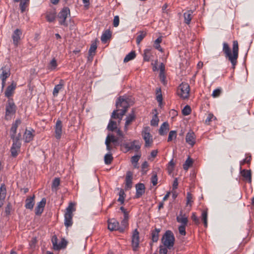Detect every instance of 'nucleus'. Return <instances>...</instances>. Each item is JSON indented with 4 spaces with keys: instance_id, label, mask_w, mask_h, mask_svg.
Masks as SVG:
<instances>
[{
    "instance_id": "56",
    "label": "nucleus",
    "mask_w": 254,
    "mask_h": 254,
    "mask_svg": "<svg viewBox=\"0 0 254 254\" xmlns=\"http://www.w3.org/2000/svg\"><path fill=\"white\" fill-rule=\"evenodd\" d=\"M125 193L123 190H121L119 192V197L118 201L120 202L121 204H123L124 202Z\"/></svg>"
},
{
    "instance_id": "15",
    "label": "nucleus",
    "mask_w": 254,
    "mask_h": 254,
    "mask_svg": "<svg viewBox=\"0 0 254 254\" xmlns=\"http://www.w3.org/2000/svg\"><path fill=\"white\" fill-rule=\"evenodd\" d=\"M196 136L194 132L191 130L188 132L186 136V142L192 147L195 143Z\"/></svg>"
},
{
    "instance_id": "2",
    "label": "nucleus",
    "mask_w": 254,
    "mask_h": 254,
    "mask_svg": "<svg viewBox=\"0 0 254 254\" xmlns=\"http://www.w3.org/2000/svg\"><path fill=\"white\" fill-rule=\"evenodd\" d=\"M128 99H125L124 97H120L116 102L117 109L112 113L111 117L113 119H118L120 121L127 111L129 105L127 101Z\"/></svg>"
},
{
    "instance_id": "52",
    "label": "nucleus",
    "mask_w": 254,
    "mask_h": 254,
    "mask_svg": "<svg viewBox=\"0 0 254 254\" xmlns=\"http://www.w3.org/2000/svg\"><path fill=\"white\" fill-rule=\"evenodd\" d=\"M193 202V196L190 192H188L187 194V205L191 206Z\"/></svg>"
},
{
    "instance_id": "8",
    "label": "nucleus",
    "mask_w": 254,
    "mask_h": 254,
    "mask_svg": "<svg viewBox=\"0 0 254 254\" xmlns=\"http://www.w3.org/2000/svg\"><path fill=\"white\" fill-rule=\"evenodd\" d=\"M141 135L145 141L146 147L150 146L153 143L152 136L150 134V129L149 127H144L142 131Z\"/></svg>"
},
{
    "instance_id": "60",
    "label": "nucleus",
    "mask_w": 254,
    "mask_h": 254,
    "mask_svg": "<svg viewBox=\"0 0 254 254\" xmlns=\"http://www.w3.org/2000/svg\"><path fill=\"white\" fill-rule=\"evenodd\" d=\"M6 188L4 185H1V199L4 198L6 195Z\"/></svg>"
},
{
    "instance_id": "16",
    "label": "nucleus",
    "mask_w": 254,
    "mask_h": 254,
    "mask_svg": "<svg viewBox=\"0 0 254 254\" xmlns=\"http://www.w3.org/2000/svg\"><path fill=\"white\" fill-rule=\"evenodd\" d=\"M108 228L110 231H118L119 232L120 224L118 221L115 219H111L108 220Z\"/></svg>"
},
{
    "instance_id": "54",
    "label": "nucleus",
    "mask_w": 254,
    "mask_h": 254,
    "mask_svg": "<svg viewBox=\"0 0 254 254\" xmlns=\"http://www.w3.org/2000/svg\"><path fill=\"white\" fill-rule=\"evenodd\" d=\"M191 113V109L188 105L186 106L182 110V114L185 116H188Z\"/></svg>"
},
{
    "instance_id": "47",
    "label": "nucleus",
    "mask_w": 254,
    "mask_h": 254,
    "mask_svg": "<svg viewBox=\"0 0 254 254\" xmlns=\"http://www.w3.org/2000/svg\"><path fill=\"white\" fill-rule=\"evenodd\" d=\"M113 159V158L111 154L108 153L105 155L104 161L105 163L107 165H109L111 163Z\"/></svg>"
},
{
    "instance_id": "26",
    "label": "nucleus",
    "mask_w": 254,
    "mask_h": 254,
    "mask_svg": "<svg viewBox=\"0 0 254 254\" xmlns=\"http://www.w3.org/2000/svg\"><path fill=\"white\" fill-rule=\"evenodd\" d=\"M64 85V81L62 79L60 80L59 84L55 85L53 92L54 97H57L58 95L59 92L63 89Z\"/></svg>"
},
{
    "instance_id": "7",
    "label": "nucleus",
    "mask_w": 254,
    "mask_h": 254,
    "mask_svg": "<svg viewBox=\"0 0 254 254\" xmlns=\"http://www.w3.org/2000/svg\"><path fill=\"white\" fill-rule=\"evenodd\" d=\"M5 118L9 120L16 112V106L12 99H8L5 106Z\"/></svg>"
},
{
    "instance_id": "55",
    "label": "nucleus",
    "mask_w": 254,
    "mask_h": 254,
    "mask_svg": "<svg viewBox=\"0 0 254 254\" xmlns=\"http://www.w3.org/2000/svg\"><path fill=\"white\" fill-rule=\"evenodd\" d=\"M56 18L55 14L54 13H49L46 16V19L49 22H53Z\"/></svg>"
},
{
    "instance_id": "20",
    "label": "nucleus",
    "mask_w": 254,
    "mask_h": 254,
    "mask_svg": "<svg viewBox=\"0 0 254 254\" xmlns=\"http://www.w3.org/2000/svg\"><path fill=\"white\" fill-rule=\"evenodd\" d=\"M21 121L19 119L15 120V122L12 125V127L10 129V135L11 138H15L16 130L18 127L21 124Z\"/></svg>"
},
{
    "instance_id": "25",
    "label": "nucleus",
    "mask_w": 254,
    "mask_h": 254,
    "mask_svg": "<svg viewBox=\"0 0 254 254\" xmlns=\"http://www.w3.org/2000/svg\"><path fill=\"white\" fill-rule=\"evenodd\" d=\"M241 174L245 181H247L249 183H251L252 174L251 170L243 169L241 171Z\"/></svg>"
},
{
    "instance_id": "37",
    "label": "nucleus",
    "mask_w": 254,
    "mask_h": 254,
    "mask_svg": "<svg viewBox=\"0 0 254 254\" xmlns=\"http://www.w3.org/2000/svg\"><path fill=\"white\" fill-rule=\"evenodd\" d=\"M52 242L53 243V247L55 250H60L63 248V246L60 244H58V240L56 236H54L52 239Z\"/></svg>"
},
{
    "instance_id": "14",
    "label": "nucleus",
    "mask_w": 254,
    "mask_h": 254,
    "mask_svg": "<svg viewBox=\"0 0 254 254\" xmlns=\"http://www.w3.org/2000/svg\"><path fill=\"white\" fill-rule=\"evenodd\" d=\"M62 128V122L60 120H58L55 126V133L56 139H61L63 132Z\"/></svg>"
},
{
    "instance_id": "42",
    "label": "nucleus",
    "mask_w": 254,
    "mask_h": 254,
    "mask_svg": "<svg viewBox=\"0 0 254 254\" xmlns=\"http://www.w3.org/2000/svg\"><path fill=\"white\" fill-rule=\"evenodd\" d=\"M193 161L192 159L189 157L185 161V163L183 165V168L185 170H188V169L192 165Z\"/></svg>"
},
{
    "instance_id": "31",
    "label": "nucleus",
    "mask_w": 254,
    "mask_h": 254,
    "mask_svg": "<svg viewBox=\"0 0 254 254\" xmlns=\"http://www.w3.org/2000/svg\"><path fill=\"white\" fill-rule=\"evenodd\" d=\"M135 119V115L132 112V114H129L126 118V121L125 126V130L127 131L128 130V126Z\"/></svg>"
},
{
    "instance_id": "30",
    "label": "nucleus",
    "mask_w": 254,
    "mask_h": 254,
    "mask_svg": "<svg viewBox=\"0 0 254 254\" xmlns=\"http://www.w3.org/2000/svg\"><path fill=\"white\" fill-rule=\"evenodd\" d=\"M112 33L110 30H105L102 34L101 40L103 43H106L111 38Z\"/></svg>"
},
{
    "instance_id": "38",
    "label": "nucleus",
    "mask_w": 254,
    "mask_h": 254,
    "mask_svg": "<svg viewBox=\"0 0 254 254\" xmlns=\"http://www.w3.org/2000/svg\"><path fill=\"white\" fill-rule=\"evenodd\" d=\"M162 41V38L161 36L158 37L154 42V48L158 51L163 52V49L160 46V43Z\"/></svg>"
},
{
    "instance_id": "10",
    "label": "nucleus",
    "mask_w": 254,
    "mask_h": 254,
    "mask_svg": "<svg viewBox=\"0 0 254 254\" xmlns=\"http://www.w3.org/2000/svg\"><path fill=\"white\" fill-rule=\"evenodd\" d=\"M70 15V10L68 7H64L58 14V19L59 23L62 25L67 26L66 19L68 16Z\"/></svg>"
},
{
    "instance_id": "36",
    "label": "nucleus",
    "mask_w": 254,
    "mask_h": 254,
    "mask_svg": "<svg viewBox=\"0 0 254 254\" xmlns=\"http://www.w3.org/2000/svg\"><path fill=\"white\" fill-rule=\"evenodd\" d=\"M141 157V154H139L138 155H134L132 156L131 158V162L133 165L134 168H138V162L139 160Z\"/></svg>"
},
{
    "instance_id": "29",
    "label": "nucleus",
    "mask_w": 254,
    "mask_h": 254,
    "mask_svg": "<svg viewBox=\"0 0 254 254\" xmlns=\"http://www.w3.org/2000/svg\"><path fill=\"white\" fill-rule=\"evenodd\" d=\"M169 129V125L167 122H164L161 126L159 130V133L161 135H164L167 134Z\"/></svg>"
},
{
    "instance_id": "63",
    "label": "nucleus",
    "mask_w": 254,
    "mask_h": 254,
    "mask_svg": "<svg viewBox=\"0 0 254 254\" xmlns=\"http://www.w3.org/2000/svg\"><path fill=\"white\" fill-rule=\"evenodd\" d=\"M251 159H252L251 156H248L246 157V158L241 162V165H243L245 163L250 164L251 162Z\"/></svg>"
},
{
    "instance_id": "22",
    "label": "nucleus",
    "mask_w": 254,
    "mask_h": 254,
    "mask_svg": "<svg viewBox=\"0 0 254 254\" xmlns=\"http://www.w3.org/2000/svg\"><path fill=\"white\" fill-rule=\"evenodd\" d=\"M35 204V195L28 196L25 200V207L26 209L32 210Z\"/></svg>"
},
{
    "instance_id": "6",
    "label": "nucleus",
    "mask_w": 254,
    "mask_h": 254,
    "mask_svg": "<svg viewBox=\"0 0 254 254\" xmlns=\"http://www.w3.org/2000/svg\"><path fill=\"white\" fill-rule=\"evenodd\" d=\"M20 137L21 135L20 133H19L15 138H12L13 144L11 147L10 151L11 155L14 157H16L18 155V153L20 152L21 145V143L20 141Z\"/></svg>"
},
{
    "instance_id": "40",
    "label": "nucleus",
    "mask_w": 254,
    "mask_h": 254,
    "mask_svg": "<svg viewBox=\"0 0 254 254\" xmlns=\"http://www.w3.org/2000/svg\"><path fill=\"white\" fill-rule=\"evenodd\" d=\"M146 34L145 32L143 31H140L138 33V35L137 36L136 38V44L137 45L139 44L141 41L146 36Z\"/></svg>"
},
{
    "instance_id": "13",
    "label": "nucleus",
    "mask_w": 254,
    "mask_h": 254,
    "mask_svg": "<svg viewBox=\"0 0 254 254\" xmlns=\"http://www.w3.org/2000/svg\"><path fill=\"white\" fill-rule=\"evenodd\" d=\"M16 87V84L14 83L13 82L11 83V84L8 85L5 89L4 94L5 97L7 98L8 99H11L10 97L13 96L14 91Z\"/></svg>"
},
{
    "instance_id": "3",
    "label": "nucleus",
    "mask_w": 254,
    "mask_h": 254,
    "mask_svg": "<svg viewBox=\"0 0 254 254\" xmlns=\"http://www.w3.org/2000/svg\"><path fill=\"white\" fill-rule=\"evenodd\" d=\"M175 240L174 234L171 231H166L161 240L164 245L163 247L166 248L167 249H171L174 245Z\"/></svg>"
},
{
    "instance_id": "24",
    "label": "nucleus",
    "mask_w": 254,
    "mask_h": 254,
    "mask_svg": "<svg viewBox=\"0 0 254 254\" xmlns=\"http://www.w3.org/2000/svg\"><path fill=\"white\" fill-rule=\"evenodd\" d=\"M128 216H125L123 220L120 224L119 232L124 233L128 226Z\"/></svg>"
},
{
    "instance_id": "23",
    "label": "nucleus",
    "mask_w": 254,
    "mask_h": 254,
    "mask_svg": "<svg viewBox=\"0 0 254 254\" xmlns=\"http://www.w3.org/2000/svg\"><path fill=\"white\" fill-rule=\"evenodd\" d=\"M22 31L19 29H16L12 35V40L15 45L17 46L20 40Z\"/></svg>"
},
{
    "instance_id": "28",
    "label": "nucleus",
    "mask_w": 254,
    "mask_h": 254,
    "mask_svg": "<svg viewBox=\"0 0 254 254\" xmlns=\"http://www.w3.org/2000/svg\"><path fill=\"white\" fill-rule=\"evenodd\" d=\"M176 219L178 222L181 224V225L187 226L188 223V219L185 214H182L181 213L177 217Z\"/></svg>"
},
{
    "instance_id": "57",
    "label": "nucleus",
    "mask_w": 254,
    "mask_h": 254,
    "mask_svg": "<svg viewBox=\"0 0 254 254\" xmlns=\"http://www.w3.org/2000/svg\"><path fill=\"white\" fill-rule=\"evenodd\" d=\"M187 226L180 225L179 227V231L180 234L182 236H185L186 234V227Z\"/></svg>"
},
{
    "instance_id": "58",
    "label": "nucleus",
    "mask_w": 254,
    "mask_h": 254,
    "mask_svg": "<svg viewBox=\"0 0 254 254\" xmlns=\"http://www.w3.org/2000/svg\"><path fill=\"white\" fill-rule=\"evenodd\" d=\"M221 93V90L220 89H215L212 94V96L213 98H217L219 97Z\"/></svg>"
},
{
    "instance_id": "12",
    "label": "nucleus",
    "mask_w": 254,
    "mask_h": 254,
    "mask_svg": "<svg viewBox=\"0 0 254 254\" xmlns=\"http://www.w3.org/2000/svg\"><path fill=\"white\" fill-rule=\"evenodd\" d=\"M136 142L137 141L134 140L129 143H124L122 146L126 148V152L131 150H134L135 151L138 152L140 148V146L139 144H136Z\"/></svg>"
},
{
    "instance_id": "62",
    "label": "nucleus",
    "mask_w": 254,
    "mask_h": 254,
    "mask_svg": "<svg viewBox=\"0 0 254 254\" xmlns=\"http://www.w3.org/2000/svg\"><path fill=\"white\" fill-rule=\"evenodd\" d=\"M120 22V18L118 16H115L114 18L113 25L114 27H117L119 26Z\"/></svg>"
},
{
    "instance_id": "34",
    "label": "nucleus",
    "mask_w": 254,
    "mask_h": 254,
    "mask_svg": "<svg viewBox=\"0 0 254 254\" xmlns=\"http://www.w3.org/2000/svg\"><path fill=\"white\" fill-rule=\"evenodd\" d=\"M58 66L57 60L55 58H53L48 64L47 69L50 71H53L56 69Z\"/></svg>"
},
{
    "instance_id": "45",
    "label": "nucleus",
    "mask_w": 254,
    "mask_h": 254,
    "mask_svg": "<svg viewBox=\"0 0 254 254\" xmlns=\"http://www.w3.org/2000/svg\"><path fill=\"white\" fill-rule=\"evenodd\" d=\"M201 220L203 222L204 225L205 227H207V212L203 210L201 214Z\"/></svg>"
},
{
    "instance_id": "27",
    "label": "nucleus",
    "mask_w": 254,
    "mask_h": 254,
    "mask_svg": "<svg viewBox=\"0 0 254 254\" xmlns=\"http://www.w3.org/2000/svg\"><path fill=\"white\" fill-rule=\"evenodd\" d=\"M132 174L127 172L126 176V188L129 189L132 187Z\"/></svg>"
},
{
    "instance_id": "11",
    "label": "nucleus",
    "mask_w": 254,
    "mask_h": 254,
    "mask_svg": "<svg viewBox=\"0 0 254 254\" xmlns=\"http://www.w3.org/2000/svg\"><path fill=\"white\" fill-rule=\"evenodd\" d=\"M120 138L119 137H116L113 134H109L106 138L105 141V144L106 145L107 150L108 151H111L112 149V147L110 145V143L111 142L114 143H117L118 141H119Z\"/></svg>"
},
{
    "instance_id": "35",
    "label": "nucleus",
    "mask_w": 254,
    "mask_h": 254,
    "mask_svg": "<svg viewBox=\"0 0 254 254\" xmlns=\"http://www.w3.org/2000/svg\"><path fill=\"white\" fill-rule=\"evenodd\" d=\"M160 232V229L159 228H155L154 231L151 233L152 240L154 242H157L159 239V234Z\"/></svg>"
},
{
    "instance_id": "41",
    "label": "nucleus",
    "mask_w": 254,
    "mask_h": 254,
    "mask_svg": "<svg viewBox=\"0 0 254 254\" xmlns=\"http://www.w3.org/2000/svg\"><path fill=\"white\" fill-rule=\"evenodd\" d=\"M107 128L109 130L114 131L117 129V123L116 122L111 120L109 123L107 127Z\"/></svg>"
},
{
    "instance_id": "32",
    "label": "nucleus",
    "mask_w": 254,
    "mask_h": 254,
    "mask_svg": "<svg viewBox=\"0 0 254 254\" xmlns=\"http://www.w3.org/2000/svg\"><path fill=\"white\" fill-rule=\"evenodd\" d=\"M193 11L192 10H188L184 13L185 22L187 24H189L192 17Z\"/></svg>"
},
{
    "instance_id": "59",
    "label": "nucleus",
    "mask_w": 254,
    "mask_h": 254,
    "mask_svg": "<svg viewBox=\"0 0 254 254\" xmlns=\"http://www.w3.org/2000/svg\"><path fill=\"white\" fill-rule=\"evenodd\" d=\"M12 209V205L10 203H8L5 208V213L6 215H9L10 214L11 210Z\"/></svg>"
},
{
    "instance_id": "19",
    "label": "nucleus",
    "mask_w": 254,
    "mask_h": 254,
    "mask_svg": "<svg viewBox=\"0 0 254 254\" xmlns=\"http://www.w3.org/2000/svg\"><path fill=\"white\" fill-rule=\"evenodd\" d=\"M135 198H140L145 192V186L143 184L139 183L136 185Z\"/></svg>"
},
{
    "instance_id": "9",
    "label": "nucleus",
    "mask_w": 254,
    "mask_h": 254,
    "mask_svg": "<svg viewBox=\"0 0 254 254\" xmlns=\"http://www.w3.org/2000/svg\"><path fill=\"white\" fill-rule=\"evenodd\" d=\"M140 243L139 233L137 229L134 230L131 235V247L133 251L136 252L139 249Z\"/></svg>"
},
{
    "instance_id": "33",
    "label": "nucleus",
    "mask_w": 254,
    "mask_h": 254,
    "mask_svg": "<svg viewBox=\"0 0 254 254\" xmlns=\"http://www.w3.org/2000/svg\"><path fill=\"white\" fill-rule=\"evenodd\" d=\"M16 2H20V8L21 12H23L29 3V0H14Z\"/></svg>"
},
{
    "instance_id": "44",
    "label": "nucleus",
    "mask_w": 254,
    "mask_h": 254,
    "mask_svg": "<svg viewBox=\"0 0 254 254\" xmlns=\"http://www.w3.org/2000/svg\"><path fill=\"white\" fill-rule=\"evenodd\" d=\"M151 182L153 186H156L158 183V178L157 173L155 171L152 172V177L151 178Z\"/></svg>"
},
{
    "instance_id": "50",
    "label": "nucleus",
    "mask_w": 254,
    "mask_h": 254,
    "mask_svg": "<svg viewBox=\"0 0 254 254\" xmlns=\"http://www.w3.org/2000/svg\"><path fill=\"white\" fill-rule=\"evenodd\" d=\"M148 164L147 161H144L141 165V173L142 175H145L147 173L148 168Z\"/></svg>"
},
{
    "instance_id": "5",
    "label": "nucleus",
    "mask_w": 254,
    "mask_h": 254,
    "mask_svg": "<svg viewBox=\"0 0 254 254\" xmlns=\"http://www.w3.org/2000/svg\"><path fill=\"white\" fill-rule=\"evenodd\" d=\"M190 91V85L187 83H182L177 90L178 95L183 99H187L189 97Z\"/></svg>"
},
{
    "instance_id": "51",
    "label": "nucleus",
    "mask_w": 254,
    "mask_h": 254,
    "mask_svg": "<svg viewBox=\"0 0 254 254\" xmlns=\"http://www.w3.org/2000/svg\"><path fill=\"white\" fill-rule=\"evenodd\" d=\"M97 44L96 42H93L91 45L90 48L89 50V53L90 55L94 54L97 49Z\"/></svg>"
},
{
    "instance_id": "48",
    "label": "nucleus",
    "mask_w": 254,
    "mask_h": 254,
    "mask_svg": "<svg viewBox=\"0 0 254 254\" xmlns=\"http://www.w3.org/2000/svg\"><path fill=\"white\" fill-rule=\"evenodd\" d=\"M177 137V131L175 130H171L169 133L167 141L170 142Z\"/></svg>"
},
{
    "instance_id": "46",
    "label": "nucleus",
    "mask_w": 254,
    "mask_h": 254,
    "mask_svg": "<svg viewBox=\"0 0 254 254\" xmlns=\"http://www.w3.org/2000/svg\"><path fill=\"white\" fill-rule=\"evenodd\" d=\"M156 100L160 104L162 102L163 98L160 88H157L156 91Z\"/></svg>"
},
{
    "instance_id": "61",
    "label": "nucleus",
    "mask_w": 254,
    "mask_h": 254,
    "mask_svg": "<svg viewBox=\"0 0 254 254\" xmlns=\"http://www.w3.org/2000/svg\"><path fill=\"white\" fill-rule=\"evenodd\" d=\"M60 184V180L59 178H56L54 179L52 184V189L56 188L58 187Z\"/></svg>"
},
{
    "instance_id": "43",
    "label": "nucleus",
    "mask_w": 254,
    "mask_h": 254,
    "mask_svg": "<svg viewBox=\"0 0 254 254\" xmlns=\"http://www.w3.org/2000/svg\"><path fill=\"white\" fill-rule=\"evenodd\" d=\"M216 120V118L211 113L208 114L206 119L205 120V124L209 125L213 120Z\"/></svg>"
},
{
    "instance_id": "39",
    "label": "nucleus",
    "mask_w": 254,
    "mask_h": 254,
    "mask_svg": "<svg viewBox=\"0 0 254 254\" xmlns=\"http://www.w3.org/2000/svg\"><path fill=\"white\" fill-rule=\"evenodd\" d=\"M135 53L134 51H131L129 53H128L125 58L124 60V62L125 63H127L130 60L134 59L135 58Z\"/></svg>"
},
{
    "instance_id": "17",
    "label": "nucleus",
    "mask_w": 254,
    "mask_h": 254,
    "mask_svg": "<svg viewBox=\"0 0 254 254\" xmlns=\"http://www.w3.org/2000/svg\"><path fill=\"white\" fill-rule=\"evenodd\" d=\"M46 200L45 198L42 199L41 201L38 202L35 209V214L37 215H40L43 212L44 208L46 205Z\"/></svg>"
},
{
    "instance_id": "64",
    "label": "nucleus",
    "mask_w": 254,
    "mask_h": 254,
    "mask_svg": "<svg viewBox=\"0 0 254 254\" xmlns=\"http://www.w3.org/2000/svg\"><path fill=\"white\" fill-rule=\"evenodd\" d=\"M159 254H168V249L162 246H160Z\"/></svg>"
},
{
    "instance_id": "49",
    "label": "nucleus",
    "mask_w": 254,
    "mask_h": 254,
    "mask_svg": "<svg viewBox=\"0 0 254 254\" xmlns=\"http://www.w3.org/2000/svg\"><path fill=\"white\" fill-rule=\"evenodd\" d=\"M159 121V119L157 115V114L153 116L151 122L150 124L152 126L156 127L158 125V123Z\"/></svg>"
},
{
    "instance_id": "53",
    "label": "nucleus",
    "mask_w": 254,
    "mask_h": 254,
    "mask_svg": "<svg viewBox=\"0 0 254 254\" xmlns=\"http://www.w3.org/2000/svg\"><path fill=\"white\" fill-rule=\"evenodd\" d=\"M143 60L145 61L149 62L150 60V50L146 49L144 51Z\"/></svg>"
},
{
    "instance_id": "1",
    "label": "nucleus",
    "mask_w": 254,
    "mask_h": 254,
    "mask_svg": "<svg viewBox=\"0 0 254 254\" xmlns=\"http://www.w3.org/2000/svg\"><path fill=\"white\" fill-rule=\"evenodd\" d=\"M223 52L225 57L228 58L231 63L233 68L237 63V59L239 53V45L237 41H234L233 42V53H231L230 48L228 44L225 42L223 44Z\"/></svg>"
},
{
    "instance_id": "18",
    "label": "nucleus",
    "mask_w": 254,
    "mask_h": 254,
    "mask_svg": "<svg viewBox=\"0 0 254 254\" xmlns=\"http://www.w3.org/2000/svg\"><path fill=\"white\" fill-rule=\"evenodd\" d=\"M2 88H3L7 78L10 75L9 66H5L2 68Z\"/></svg>"
},
{
    "instance_id": "4",
    "label": "nucleus",
    "mask_w": 254,
    "mask_h": 254,
    "mask_svg": "<svg viewBox=\"0 0 254 254\" xmlns=\"http://www.w3.org/2000/svg\"><path fill=\"white\" fill-rule=\"evenodd\" d=\"M75 211L74 205L72 203H70L68 207L66 208V211L64 214V225L66 227L72 226L73 212Z\"/></svg>"
},
{
    "instance_id": "21",
    "label": "nucleus",
    "mask_w": 254,
    "mask_h": 254,
    "mask_svg": "<svg viewBox=\"0 0 254 254\" xmlns=\"http://www.w3.org/2000/svg\"><path fill=\"white\" fill-rule=\"evenodd\" d=\"M34 130L33 129L32 131L26 129L25 133L23 135V139L25 142H30L33 139L34 136Z\"/></svg>"
}]
</instances>
